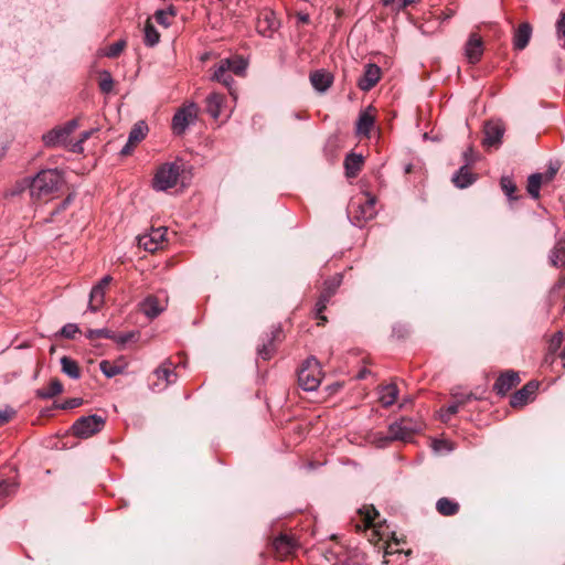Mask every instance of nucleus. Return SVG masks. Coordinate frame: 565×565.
<instances>
[{
	"mask_svg": "<svg viewBox=\"0 0 565 565\" xmlns=\"http://www.w3.org/2000/svg\"><path fill=\"white\" fill-rule=\"evenodd\" d=\"M25 181L28 182L31 198L42 200L60 190L63 183V174L57 169H45Z\"/></svg>",
	"mask_w": 565,
	"mask_h": 565,
	"instance_id": "1",
	"label": "nucleus"
},
{
	"mask_svg": "<svg viewBox=\"0 0 565 565\" xmlns=\"http://www.w3.org/2000/svg\"><path fill=\"white\" fill-rule=\"evenodd\" d=\"M321 366L315 356L308 358L298 371L299 386L307 392L316 391L321 383Z\"/></svg>",
	"mask_w": 565,
	"mask_h": 565,
	"instance_id": "2",
	"label": "nucleus"
},
{
	"mask_svg": "<svg viewBox=\"0 0 565 565\" xmlns=\"http://www.w3.org/2000/svg\"><path fill=\"white\" fill-rule=\"evenodd\" d=\"M78 120L72 119L64 125L56 126L42 136V141L47 148L68 147L70 136L77 129Z\"/></svg>",
	"mask_w": 565,
	"mask_h": 565,
	"instance_id": "3",
	"label": "nucleus"
},
{
	"mask_svg": "<svg viewBox=\"0 0 565 565\" xmlns=\"http://www.w3.org/2000/svg\"><path fill=\"white\" fill-rule=\"evenodd\" d=\"M181 167L175 162L162 164L156 172L152 186L156 191H167L177 185Z\"/></svg>",
	"mask_w": 565,
	"mask_h": 565,
	"instance_id": "4",
	"label": "nucleus"
},
{
	"mask_svg": "<svg viewBox=\"0 0 565 565\" xmlns=\"http://www.w3.org/2000/svg\"><path fill=\"white\" fill-rule=\"evenodd\" d=\"M105 423V417L100 415L82 416L72 425V431L76 437L86 439L99 433Z\"/></svg>",
	"mask_w": 565,
	"mask_h": 565,
	"instance_id": "5",
	"label": "nucleus"
},
{
	"mask_svg": "<svg viewBox=\"0 0 565 565\" xmlns=\"http://www.w3.org/2000/svg\"><path fill=\"white\" fill-rule=\"evenodd\" d=\"M198 118V106L195 103H189L188 105L179 108L172 117V130L177 136H181L185 132L191 124Z\"/></svg>",
	"mask_w": 565,
	"mask_h": 565,
	"instance_id": "6",
	"label": "nucleus"
},
{
	"mask_svg": "<svg viewBox=\"0 0 565 565\" xmlns=\"http://www.w3.org/2000/svg\"><path fill=\"white\" fill-rule=\"evenodd\" d=\"M418 430H420V425L417 422L411 418H402L388 426V437L392 440H406Z\"/></svg>",
	"mask_w": 565,
	"mask_h": 565,
	"instance_id": "7",
	"label": "nucleus"
},
{
	"mask_svg": "<svg viewBox=\"0 0 565 565\" xmlns=\"http://www.w3.org/2000/svg\"><path fill=\"white\" fill-rule=\"evenodd\" d=\"M381 79V68L374 63L364 66L363 75L358 79V87L363 92L371 90Z\"/></svg>",
	"mask_w": 565,
	"mask_h": 565,
	"instance_id": "8",
	"label": "nucleus"
},
{
	"mask_svg": "<svg viewBox=\"0 0 565 565\" xmlns=\"http://www.w3.org/2000/svg\"><path fill=\"white\" fill-rule=\"evenodd\" d=\"M172 363L170 361H164L159 367H157L153 374L157 376L159 381H164V384L156 383L151 386L152 391L160 392L168 387V385L175 383L177 373L171 369Z\"/></svg>",
	"mask_w": 565,
	"mask_h": 565,
	"instance_id": "9",
	"label": "nucleus"
},
{
	"mask_svg": "<svg viewBox=\"0 0 565 565\" xmlns=\"http://www.w3.org/2000/svg\"><path fill=\"white\" fill-rule=\"evenodd\" d=\"M539 388V383L530 381L522 388L512 394L510 405L512 407H522L526 405Z\"/></svg>",
	"mask_w": 565,
	"mask_h": 565,
	"instance_id": "10",
	"label": "nucleus"
},
{
	"mask_svg": "<svg viewBox=\"0 0 565 565\" xmlns=\"http://www.w3.org/2000/svg\"><path fill=\"white\" fill-rule=\"evenodd\" d=\"M520 382L519 374L514 371H507L502 373L493 385V391L501 396H504L512 387L516 386Z\"/></svg>",
	"mask_w": 565,
	"mask_h": 565,
	"instance_id": "11",
	"label": "nucleus"
},
{
	"mask_svg": "<svg viewBox=\"0 0 565 565\" xmlns=\"http://www.w3.org/2000/svg\"><path fill=\"white\" fill-rule=\"evenodd\" d=\"M483 54V43L482 40L476 35L471 34L465 45V55L469 63L476 64L480 61Z\"/></svg>",
	"mask_w": 565,
	"mask_h": 565,
	"instance_id": "12",
	"label": "nucleus"
},
{
	"mask_svg": "<svg viewBox=\"0 0 565 565\" xmlns=\"http://www.w3.org/2000/svg\"><path fill=\"white\" fill-rule=\"evenodd\" d=\"M310 83L317 92L324 93L332 85L333 76L324 70H317L310 74Z\"/></svg>",
	"mask_w": 565,
	"mask_h": 565,
	"instance_id": "13",
	"label": "nucleus"
},
{
	"mask_svg": "<svg viewBox=\"0 0 565 565\" xmlns=\"http://www.w3.org/2000/svg\"><path fill=\"white\" fill-rule=\"evenodd\" d=\"M166 232V228L153 230L149 235L139 237V245L142 246L146 250L154 252L159 248L160 243L163 241Z\"/></svg>",
	"mask_w": 565,
	"mask_h": 565,
	"instance_id": "14",
	"label": "nucleus"
},
{
	"mask_svg": "<svg viewBox=\"0 0 565 565\" xmlns=\"http://www.w3.org/2000/svg\"><path fill=\"white\" fill-rule=\"evenodd\" d=\"M164 309L166 305L159 301L158 298L154 296H148L140 303L141 312L150 319L157 318Z\"/></svg>",
	"mask_w": 565,
	"mask_h": 565,
	"instance_id": "15",
	"label": "nucleus"
},
{
	"mask_svg": "<svg viewBox=\"0 0 565 565\" xmlns=\"http://www.w3.org/2000/svg\"><path fill=\"white\" fill-rule=\"evenodd\" d=\"M359 514L365 529L373 527V534H380V530L377 529L380 522L376 521L380 514L373 505L362 507L359 509Z\"/></svg>",
	"mask_w": 565,
	"mask_h": 565,
	"instance_id": "16",
	"label": "nucleus"
},
{
	"mask_svg": "<svg viewBox=\"0 0 565 565\" xmlns=\"http://www.w3.org/2000/svg\"><path fill=\"white\" fill-rule=\"evenodd\" d=\"M230 63L227 61H221L217 67L214 70L212 75V79L222 83L225 87L230 89L231 95H233L232 86L234 84V78L228 74L230 72Z\"/></svg>",
	"mask_w": 565,
	"mask_h": 565,
	"instance_id": "17",
	"label": "nucleus"
},
{
	"mask_svg": "<svg viewBox=\"0 0 565 565\" xmlns=\"http://www.w3.org/2000/svg\"><path fill=\"white\" fill-rule=\"evenodd\" d=\"M504 129L500 124L489 122L484 127V146H495L501 142Z\"/></svg>",
	"mask_w": 565,
	"mask_h": 565,
	"instance_id": "18",
	"label": "nucleus"
},
{
	"mask_svg": "<svg viewBox=\"0 0 565 565\" xmlns=\"http://www.w3.org/2000/svg\"><path fill=\"white\" fill-rule=\"evenodd\" d=\"M476 175L469 170L467 164L460 167V169L452 175L451 181L458 189H466L473 184Z\"/></svg>",
	"mask_w": 565,
	"mask_h": 565,
	"instance_id": "19",
	"label": "nucleus"
},
{
	"mask_svg": "<svg viewBox=\"0 0 565 565\" xmlns=\"http://www.w3.org/2000/svg\"><path fill=\"white\" fill-rule=\"evenodd\" d=\"M273 546L277 553L286 556L295 551L297 544H296V541L291 536H288L286 534H280L279 536H277L274 540Z\"/></svg>",
	"mask_w": 565,
	"mask_h": 565,
	"instance_id": "20",
	"label": "nucleus"
},
{
	"mask_svg": "<svg viewBox=\"0 0 565 565\" xmlns=\"http://www.w3.org/2000/svg\"><path fill=\"white\" fill-rule=\"evenodd\" d=\"M532 28L529 23H522L514 33L513 44L516 50H523L529 44Z\"/></svg>",
	"mask_w": 565,
	"mask_h": 565,
	"instance_id": "21",
	"label": "nucleus"
},
{
	"mask_svg": "<svg viewBox=\"0 0 565 565\" xmlns=\"http://www.w3.org/2000/svg\"><path fill=\"white\" fill-rule=\"evenodd\" d=\"M363 164V157L361 154L351 152L345 157L344 168L348 178H354L361 170Z\"/></svg>",
	"mask_w": 565,
	"mask_h": 565,
	"instance_id": "22",
	"label": "nucleus"
},
{
	"mask_svg": "<svg viewBox=\"0 0 565 565\" xmlns=\"http://www.w3.org/2000/svg\"><path fill=\"white\" fill-rule=\"evenodd\" d=\"M398 396V388L395 384H388L380 391V402L384 407L392 406Z\"/></svg>",
	"mask_w": 565,
	"mask_h": 565,
	"instance_id": "23",
	"label": "nucleus"
},
{
	"mask_svg": "<svg viewBox=\"0 0 565 565\" xmlns=\"http://www.w3.org/2000/svg\"><path fill=\"white\" fill-rule=\"evenodd\" d=\"M62 372L71 377L72 380H78L81 377V371L75 360L70 356H62L60 360Z\"/></svg>",
	"mask_w": 565,
	"mask_h": 565,
	"instance_id": "24",
	"label": "nucleus"
},
{
	"mask_svg": "<svg viewBox=\"0 0 565 565\" xmlns=\"http://www.w3.org/2000/svg\"><path fill=\"white\" fill-rule=\"evenodd\" d=\"M550 262L553 266H565V238L557 241L550 254Z\"/></svg>",
	"mask_w": 565,
	"mask_h": 565,
	"instance_id": "25",
	"label": "nucleus"
},
{
	"mask_svg": "<svg viewBox=\"0 0 565 565\" xmlns=\"http://www.w3.org/2000/svg\"><path fill=\"white\" fill-rule=\"evenodd\" d=\"M63 392V385L60 380H52L47 388H39L35 392L36 397L50 399Z\"/></svg>",
	"mask_w": 565,
	"mask_h": 565,
	"instance_id": "26",
	"label": "nucleus"
},
{
	"mask_svg": "<svg viewBox=\"0 0 565 565\" xmlns=\"http://www.w3.org/2000/svg\"><path fill=\"white\" fill-rule=\"evenodd\" d=\"M223 104V96L218 93H211L206 97V110L213 118H218L221 107Z\"/></svg>",
	"mask_w": 565,
	"mask_h": 565,
	"instance_id": "27",
	"label": "nucleus"
},
{
	"mask_svg": "<svg viewBox=\"0 0 565 565\" xmlns=\"http://www.w3.org/2000/svg\"><path fill=\"white\" fill-rule=\"evenodd\" d=\"M436 509L441 515L450 516L459 511V504L448 498H440L436 503Z\"/></svg>",
	"mask_w": 565,
	"mask_h": 565,
	"instance_id": "28",
	"label": "nucleus"
},
{
	"mask_svg": "<svg viewBox=\"0 0 565 565\" xmlns=\"http://www.w3.org/2000/svg\"><path fill=\"white\" fill-rule=\"evenodd\" d=\"M374 125V117L363 111L360 114L358 122H356V131L359 135L369 136L372 127Z\"/></svg>",
	"mask_w": 565,
	"mask_h": 565,
	"instance_id": "29",
	"label": "nucleus"
},
{
	"mask_svg": "<svg viewBox=\"0 0 565 565\" xmlns=\"http://www.w3.org/2000/svg\"><path fill=\"white\" fill-rule=\"evenodd\" d=\"M543 184V174L542 173H533L527 178V193L534 200L540 198V189Z\"/></svg>",
	"mask_w": 565,
	"mask_h": 565,
	"instance_id": "30",
	"label": "nucleus"
},
{
	"mask_svg": "<svg viewBox=\"0 0 565 565\" xmlns=\"http://www.w3.org/2000/svg\"><path fill=\"white\" fill-rule=\"evenodd\" d=\"M279 332V330L271 331L270 335H267V342L263 343L257 349V355L263 360H269L271 359L274 354V340L276 338V334Z\"/></svg>",
	"mask_w": 565,
	"mask_h": 565,
	"instance_id": "31",
	"label": "nucleus"
},
{
	"mask_svg": "<svg viewBox=\"0 0 565 565\" xmlns=\"http://www.w3.org/2000/svg\"><path fill=\"white\" fill-rule=\"evenodd\" d=\"M342 279V274H335L331 278H328L323 284V289L321 294L331 299V297L337 292L338 288L341 286Z\"/></svg>",
	"mask_w": 565,
	"mask_h": 565,
	"instance_id": "32",
	"label": "nucleus"
},
{
	"mask_svg": "<svg viewBox=\"0 0 565 565\" xmlns=\"http://www.w3.org/2000/svg\"><path fill=\"white\" fill-rule=\"evenodd\" d=\"M148 132V126L145 121H138L136 122L128 136L129 143L136 145L137 142H140Z\"/></svg>",
	"mask_w": 565,
	"mask_h": 565,
	"instance_id": "33",
	"label": "nucleus"
},
{
	"mask_svg": "<svg viewBox=\"0 0 565 565\" xmlns=\"http://www.w3.org/2000/svg\"><path fill=\"white\" fill-rule=\"evenodd\" d=\"M105 297V290L100 287L94 286L89 294V305L88 308L90 311H97L98 308L103 305Z\"/></svg>",
	"mask_w": 565,
	"mask_h": 565,
	"instance_id": "34",
	"label": "nucleus"
},
{
	"mask_svg": "<svg viewBox=\"0 0 565 565\" xmlns=\"http://www.w3.org/2000/svg\"><path fill=\"white\" fill-rule=\"evenodd\" d=\"M223 61H227L230 63V72H233L236 75H244L247 68V62L242 57L235 58H224Z\"/></svg>",
	"mask_w": 565,
	"mask_h": 565,
	"instance_id": "35",
	"label": "nucleus"
},
{
	"mask_svg": "<svg viewBox=\"0 0 565 565\" xmlns=\"http://www.w3.org/2000/svg\"><path fill=\"white\" fill-rule=\"evenodd\" d=\"M375 198L369 196L364 204L360 205V214L364 221L371 220L375 215Z\"/></svg>",
	"mask_w": 565,
	"mask_h": 565,
	"instance_id": "36",
	"label": "nucleus"
},
{
	"mask_svg": "<svg viewBox=\"0 0 565 565\" xmlns=\"http://www.w3.org/2000/svg\"><path fill=\"white\" fill-rule=\"evenodd\" d=\"M160 40V34L159 32L157 31V29L148 23L146 26H145V44L147 46H154L156 44H158Z\"/></svg>",
	"mask_w": 565,
	"mask_h": 565,
	"instance_id": "37",
	"label": "nucleus"
},
{
	"mask_svg": "<svg viewBox=\"0 0 565 565\" xmlns=\"http://www.w3.org/2000/svg\"><path fill=\"white\" fill-rule=\"evenodd\" d=\"M500 185L504 194L509 200H515L516 196H514V192L516 191V185L513 182L512 178L508 175H503L500 180Z\"/></svg>",
	"mask_w": 565,
	"mask_h": 565,
	"instance_id": "38",
	"label": "nucleus"
},
{
	"mask_svg": "<svg viewBox=\"0 0 565 565\" xmlns=\"http://www.w3.org/2000/svg\"><path fill=\"white\" fill-rule=\"evenodd\" d=\"M99 369H100L102 373L108 379L114 377L117 374H120L122 372V369L120 366L115 365L111 362L106 361V360H104L99 363Z\"/></svg>",
	"mask_w": 565,
	"mask_h": 565,
	"instance_id": "39",
	"label": "nucleus"
},
{
	"mask_svg": "<svg viewBox=\"0 0 565 565\" xmlns=\"http://www.w3.org/2000/svg\"><path fill=\"white\" fill-rule=\"evenodd\" d=\"M86 338L89 340H94L97 338H104V339H111L115 338V332L110 331L109 329L102 328V329H89L86 332Z\"/></svg>",
	"mask_w": 565,
	"mask_h": 565,
	"instance_id": "40",
	"label": "nucleus"
},
{
	"mask_svg": "<svg viewBox=\"0 0 565 565\" xmlns=\"http://www.w3.org/2000/svg\"><path fill=\"white\" fill-rule=\"evenodd\" d=\"M459 407H460L459 404H457L456 401H454L452 403H450L446 407L441 408L440 412H439V417H440L441 422H444V423L449 422L450 418L455 414H457Z\"/></svg>",
	"mask_w": 565,
	"mask_h": 565,
	"instance_id": "41",
	"label": "nucleus"
},
{
	"mask_svg": "<svg viewBox=\"0 0 565 565\" xmlns=\"http://www.w3.org/2000/svg\"><path fill=\"white\" fill-rule=\"evenodd\" d=\"M451 396L454 397L456 403L459 404L460 407L466 405L470 401L479 399L478 396L471 392L470 393H460L456 390H452Z\"/></svg>",
	"mask_w": 565,
	"mask_h": 565,
	"instance_id": "42",
	"label": "nucleus"
},
{
	"mask_svg": "<svg viewBox=\"0 0 565 565\" xmlns=\"http://www.w3.org/2000/svg\"><path fill=\"white\" fill-rule=\"evenodd\" d=\"M114 79L108 71L102 72V79L99 81V88L103 93L108 94L113 90Z\"/></svg>",
	"mask_w": 565,
	"mask_h": 565,
	"instance_id": "43",
	"label": "nucleus"
},
{
	"mask_svg": "<svg viewBox=\"0 0 565 565\" xmlns=\"http://www.w3.org/2000/svg\"><path fill=\"white\" fill-rule=\"evenodd\" d=\"M125 46L126 42L119 40L107 47L105 55L110 58L117 57L124 51Z\"/></svg>",
	"mask_w": 565,
	"mask_h": 565,
	"instance_id": "44",
	"label": "nucleus"
},
{
	"mask_svg": "<svg viewBox=\"0 0 565 565\" xmlns=\"http://www.w3.org/2000/svg\"><path fill=\"white\" fill-rule=\"evenodd\" d=\"M138 334L139 333L136 331H130L120 334L115 333V338H111V340H114L117 344L124 345L130 341H135L138 338Z\"/></svg>",
	"mask_w": 565,
	"mask_h": 565,
	"instance_id": "45",
	"label": "nucleus"
},
{
	"mask_svg": "<svg viewBox=\"0 0 565 565\" xmlns=\"http://www.w3.org/2000/svg\"><path fill=\"white\" fill-rule=\"evenodd\" d=\"M398 542L395 541L393 543L385 542L383 548H384V563H390V559H387L388 556H392L394 554H401L402 552L397 548Z\"/></svg>",
	"mask_w": 565,
	"mask_h": 565,
	"instance_id": "46",
	"label": "nucleus"
},
{
	"mask_svg": "<svg viewBox=\"0 0 565 565\" xmlns=\"http://www.w3.org/2000/svg\"><path fill=\"white\" fill-rule=\"evenodd\" d=\"M79 332V328L76 323H66L61 329V335L66 339H73L76 333Z\"/></svg>",
	"mask_w": 565,
	"mask_h": 565,
	"instance_id": "47",
	"label": "nucleus"
},
{
	"mask_svg": "<svg viewBox=\"0 0 565 565\" xmlns=\"http://www.w3.org/2000/svg\"><path fill=\"white\" fill-rule=\"evenodd\" d=\"M562 342H563V332L558 331L552 337V339L550 341V347H548L550 354L554 353L561 347Z\"/></svg>",
	"mask_w": 565,
	"mask_h": 565,
	"instance_id": "48",
	"label": "nucleus"
},
{
	"mask_svg": "<svg viewBox=\"0 0 565 565\" xmlns=\"http://www.w3.org/2000/svg\"><path fill=\"white\" fill-rule=\"evenodd\" d=\"M15 411L9 406L0 409V426L8 423L13 417Z\"/></svg>",
	"mask_w": 565,
	"mask_h": 565,
	"instance_id": "49",
	"label": "nucleus"
},
{
	"mask_svg": "<svg viewBox=\"0 0 565 565\" xmlns=\"http://www.w3.org/2000/svg\"><path fill=\"white\" fill-rule=\"evenodd\" d=\"M154 17H156V21L166 28H168L171 24L167 10H158L156 12Z\"/></svg>",
	"mask_w": 565,
	"mask_h": 565,
	"instance_id": "50",
	"label": "nucleus"
},
{
	"mask_svg": "<svg viewBox=\"0 0 565 565\" xmlns=\"http://www.w3.org/2000/svg\"><path fill=\"white\" fill-rule=\"evenodd\" d=\"M83 404V399L81 397H73L66 399L63 404H61L62 409H73L75 407H78Z\"/></svg>",
	"mask_w": 565,
	"mask_h": 565,
	"instance_id": "51",
	"label": "nucleus"
},
{
	"mask_svg": "<svg viewBox=\"0 0 565 565\" xmlns=\"http://www.w3.org/2000/svg\"><path fill=\"white\" fill-rule=\"evenodd\" d=\"M329 300H330V298H328L324 295L320 294V296H319V298H318V300L316 302L317 316H320L324 311Z\"/></svg>",
	"mask_w": 565,
	"mask_h": 565,
	"instance_id": "52",
	"label": "nucleus"
},
{
	"mask_svg": "<svg viewBox=\"0 0 565 565\" xmlns=\"http://www.w3.org/2000/svg\"><path fill=\"white\" fill-rule=\"evenodd\" d=\"M556 33L559 39L565 40V12L561 14L556 22Z\"/></svg>",
	"mask_w": 565,
	"mask_h": 565,
	"instance_id": "53",
	"label": "nucleus"
},
{
	"mask_svg": "<svg viewBox=\"0 0 565 565\" xmlns=\"http://www.w3.org/2000/svg\"><path fill=\"white\" fill-rule=\"evenodd\" d=\"M407 333L408 328L405 324L398 323L393 327V334L398 339L404 338Z\"/></svg>",
	"mask_w": 565,
	"mask_h": 565,
	"instance_id": "54",
	"label": "nucleus"
},
{
	"mask_svg": "<svg viewBox=\"0 0 565 565\" xmlns=\"http://www.w3.org/2000/svg\"><path fill=\"white\" fill-rule=\"evenodd\" d=\"M65 149L74 153H82L84 151L83 142L79 139L75 142H68V147H65Z\"/></svg>",
	"mask_w": 565,
	"mask_h": 565,
	"instance_id": "55",
	"label": "nucleus"
},
{
	"mask_svg": "<svg viewBox=\"0 0 565 565\" xmlns=\"http://www.w3.org/2000/svg\"><path fill=\"white\" fill-rule=\"evenodd\" d=\"M557 173V168L550 167L548 170L543 174V183L551 182Z\"/></svg>",
	"mask_w": 565,
	"mask_h": 565,
	"instance_id": "56",
	"label": "nucleus"
},
{
	"mask_svg": "<svg viewBox=\"0 0 565 565\" xmlns=\"http://www.w3.org/2000/svg\"><path fill=\"white\" fill-rule=\"evenodd\" d=\"M13 490L12 486L7 481H0V495H8Z\"/></svg>",
	"mask_w": 565,
	"mask_h": 565,
	"instance_id": "57",
	"label": "nucleus"
},
{
	"mask_svg": "<svg viewBox=\"0 0 565 565\" xmlns=\"http://www.w3.org/2000/svg\"><path fill=\"white\" fill-rule=\"evenodd\" d=\"M463 159H465V164H467V167L471 163H473L475 161V158H473V151H472V148H468L465 152H463Z\"/></svg>",
	"mask_w": 565,
	"mask_h": 565,
	"instance_id": "58",
	"label": "nucleus"
},
{
	"mask_svg": "<svg viewBox=\"0 0 565 565\" xmlns=\"http://www.w3.org/2000/svg\"><path fill=\"white\" fill-rule=\"evenodd\" d=\"M134 143H129V140H127L126 145L121 148L120 154L121 156H128L132 151Z\"/></svg>",
	"mask_w": 565,
	"mask_h": 565,
	"instance_id": "59",
	"label": "nucleus"
},
{
	"mask_svg": "<svg viewBox=\"0 0 565 565\" xmlns=\"http://www.w3.org/2000/svg\"><path fill=\"white\" fill-rule=\"evenodd\" d=\"M110 281H111V277L107 275V276H104L96 286L100 287L103 290H105V288L109 285Z\"/></svg>",
	"mask_w": 565,
	"mask_h": 565,
	"instance_id": "60",
	"label": "nucleus"
},
{
	"mask_svg": "<svg viewBox=\"0 0 565 565\" xmlns=\"http://www.w3.org/2000/svg\"><path fill=\"white\" fill-rule=\"evenodd\" d=\"M419 0H402L399 3H398V10H403L405 9L406 7L413 4V3H416L418 2Z\"/></svg>",
	"mask_w": 565,
	"mask_h": 565,
	"instance_id": "61",
	"label": "nucleus"
},
{
	"mask_svg": "<svg viewBox=\"0 0 565 565\" xmlns=\"http://www.w3.org/2000/svg\"><path fill=\"white\" fill-rule=\"evenodd\" d=\"M297 19H298V21H299V22H301V23H307V22H309V15H308L307 13L299 12V13L297 14Z\"/></svg>",
	"mask_w": 565,
	"mask_h": 565,
	"instance_id": "62",
	"label": "nucleus"
},
{
	"mask_svg": "<svg viewBox=\"0 0 565 565\" xmlns=\"http://www.w3.org/2000/svg\"><path fill=\"white\" fill-rule=\"evenodd\" d=\"M93 134V130H87V131H83L81 134V138L79 140L84 143L87 139H89V137L92 136Z\"/></svg>",
	"mask_w": 565,
	"mask_h": 565,
	"instance_id": "63",
	"label": "nucleus"
},
{
	"mask_svg": "<svg viewBox=\"0 0 565 565\" xmlns=\"http://www.w3.org/2000/svg\"><path fill=\"white\" fill-rule=\"evenodd\" d=\"M565 285V275L562 276L558 281L555 284L554 289H561Z\"/></svg>",
	"mask_w": 565,
	"mask_h": 565,
	"instance_id": "64",
	"label": "nucleus"
}]
</instances>
